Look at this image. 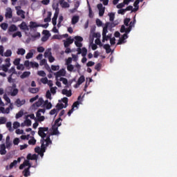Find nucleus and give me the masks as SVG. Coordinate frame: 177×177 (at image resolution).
I'll return each mask as SVG.
<instances>
[{"label": "nucleus", "instance_id": "1", "mask_svg": "<svg viewBox=\"0 0 177 177\" xmlns=\"http://www.w3.org/2000/svg\"><path fill=\"white\" fill-rule=\"evenodd\" d=\"M135 23H136V19L132 22H130L129 26L127 28L125 26L122 25L120 28V32H125L120 39L117 45H121V44H125V39L128 38V34H129L132 30V27H135Z\"/></svg>", "mask_w": 177, "mask_h": 177}, {"label": "nucleus", "instance_id": "2", "mask_svg": "<svg viewBox=\"0 0 177 177\" xmlns=\"http://www.w3.org/2000/svg\"><path fill=\"white\" fill-rule=\"evenodd\" d=\"M39 136L41 137V140L42 142L50 141L49 145H52V141L50 140V134L49 133V128L48 127H39L38 131Z\"/></svg>", "mask_w": 177, "mask_h": 177}, {"label": "nucleus", "instance_id": "3", "mask_svg": "<svg viewBox=\"0 0 177 177\" xmlns=\"http://www.w3.org/2000/svg\"><path fill=\"white\" fill-rule=\"evenodd\" d=\"M50 141L48 140V141H42L41 140V147H37L35 149V151L36 153H37L38 154H39V156L41 157H44V153H45V151L46 150V147H48V145Z\"/></svg>", "mask_w": 177, "mask_h": 177}, {"label": "nucleus", "instance_id": "4", "mask_svg": "<svg viewBox=\"0 0 177 177\" xmlns=\"http://www.w3.org/2000/svg\"><path fill=\"white\" fill-rule=\"evenodd\" d=\"M62 119L59 118L55 120V124L52 127L50 130V135H60V133L59 132V127L62 125Z\"/></svg>", "mask_w": 177, "mask_h": 177}, {"label": "nucleus", "instance_id": "5", "mask_svg": "<svg viewBox=\"0 0 177 177\" xmlns=\"http://www.w3.org/2000/svg\"><path fill=\"white\" fill-rule=\"evenodd\" d=\"M6 64L0 66V71H4V73H8L9 67L12 66L10 64V58H7L5 59Z\"/></svg>", "mask_w": 177, "mask_h": 177}, {"label": "nucleus", "instance_id": "6", "mask_svg": "<svg viewBox=\"0 0 177 177\" xmlns=\"http://www.w3.org/2000/svg\"><path fill=\"white\" fill-rule=\"evenodd\" d=\"M107 28H109V24H106L105 26L103 28L102 42H106V41H109V39L110 38V36L111 35H107V32H109V31L107 30Z\"/></svg>", "mask_w": 177, "mask_h": 177}, {"label": "nucleus", "instance_id": "7", "mask_svg": "<svg viewBox=\"0 0 177 177\" xmlns=\"http://www.w3.org/2000/svg\"><path fill=\"white\" fill-rule=\"evenodd\" d=\"M58 16H59V10L57 8L55 10V12L54 16H53V19H52V23L54 26V27L53 28V32H55V33L59 32V30H57V28H56V24H57L56 21L57 20V17Z\"/></svg>", "mask_w": 177, "mask_h": 177}, {"label": "nucleus", "instance_id": "8", "mask_svg": "<svg viewBox=\"0 0 177 177\" xmlns=\"http://www.w3.org/2000/svg\"><path fill=\"white\" fill-rule=\"evenodd\" d=\"M42 114H45V109H39L37 112L36 117L37 120L39 121V122L45 121V116L42 115Z\"/></svg>", "mask_w": 177, "mask_h": 177}, {"label": "nucleus", "instance_id": "9", "mask_svg": "<svg viewBox=\"0 0 177 177\" xmlns=\"http://www.w3.org/2000/svg\"><path fill=\"white\" fill-rule=\"evenodd\" d=\"M62 102L64 104H57L56 107L58 109V110H62V109H66L67 106H68V98L67 97H64L62 98Z\"/></svg>", "mask_w": 177, "mask_h": 177}, {"label": "nucleus", "instance_id": "10", "mask_svg": "<svg viewBox=\"0 0 177 177\" xmlns=\"http://www.w3.org/2000/svg\"><path fill=\"white\" fill-rule=\"evenodd\" d=\"M48 26H49V24H46L44 25H38L37 22H34V21L30 22V28H37V27H44V28H48Z\"/></svg>", "mask_w": 177, "mask_h": 177}, {"label": "nucleus", "instance_id": "11", "mask_svg": "<svg viewBox=\"0 0 177 177\" xmlns=\"http://www.w3.org/2000/svg\"><path fill=\"white\" fill-rule=\"evenodd\" d=\"M75 44L77 48H82V41H84V39L81 37L80 36H75Z\"/></svg>", "mask_w": 177, "mask_h": 177}, {"label": "nucleus", "instance_id": "12", "mask_svg": "<svg viewBox=\"0 0 177 177\" xmlns=\"http://www.w3.org/2000/svg\"><path fill=\"white\" fill-rule=\"evenodd\" d=\"M62 95L67 96V97H71V95H73L71 88H68V86H66L64 89H62Z\"/></svg>", "mask_w": 177, "mask_h": 177}, {"label": "nucleus", "instance_id": "13", "mask_svg": "<svg viewBox=\"0 0 177 177\" xmlns=\"http://www.w3.org/2000/svg\"><path fill=\"white\" fill-rule=\"evenodd\" d=\"M15 9L17 10V15L18 16H20L21 19H26V12H24L23 10H21L20 6L15 7Z\"/></svg>", "mask_w": 177, "mask_h": 177}, {"label": "nucleus", "instance_id": "14", "mask_svg": "<svg viewBox=\"0 0 177 177\" xmlns=\"http://www.w3.org/2000/svg\"><path fill=\"white\" fill-rule=\"evenodd\" d=\"M77 55H82L83 57H85V56H86V54L88 53V50L85 47L82 48H77Z\"/></svg>", "mask_w": 177, "mask_h": 177}, {"label": "nucleus", "instance_id": "15", "mask_svg": "<svg viewBox=\"0 0 177 177\" xmlns=\"http://www.w3.org/2000/svg\"><path fill=\"white\" fill-rule=\"evenodd\" d=\"M81 102H82V101H77V102L73 103V104L72 106V109L68 112V115L69 117L74 112V108L75 107H76V109H78V106H80V104H81Z\"/></svg>", "mask_w": 177, "mask_h": 177}, {"label": "nucleus", "instance_id": "16", "mask_svg": "<svg viewBox=\"0 0 177 177\" xmlns=\"http://www.w3.org/2000/svg\"><path fill=\"white\" fill-rule=\"evenodd\" d=\"M97 8L99 10V16L102 17L104 15V10H106V8L103 6V4L99 3L97 5Z\"/></svg>", "mask_w": 177, "mask_h": 177}, {"label": "nucleus", "instance_id": "17", "mask_svg": "<svg viewBox=\"0 0 177 177\" xmlns=\"http://www.w3.org/2000/svg\"><path fill=\"white\" fill-rule=\"evenodd\" d=\"M41 82L42 84H44V85H46V84H47L48 85V86H53V82H52V80H48V77L41 78Z\"/></svg>", "mask_w": 177, "mask_h": 177}, {"label": "nucleus", "instance_id": "18", "mask_svg": "<svg viewBox=\"0 0 177 177\" xmlns=\"http://www.w3.org/2000/svg\"><path fill=\"white\" fill-rule=\"evenodd\" d=\"M12 13H13V12L12 11V8H7L6 10L5 17H6V19H12V17L13 16Z\"/></svg>", "mask_w": 177, "mask_h": 177}, {"label": "nucleus", "instance_id": "19", "mask_svg": "<svg viewBox=\"0 0 177 177\" xmlns=\"http://www.w3.org/2000/svg\"><path fill=\"white\" fill-rule=\"evenodd\" d=\"M66 70L65 69H61L59 71L55 73V75L57 78H59L60 77H64L66 75Z\"/></svg>", "mask_w": 177, "mask_h": 177}, {"label": "nucleus", "instance_id": "20", "mask_svg": "<svg viewBox=\"0 0 177 177\" xmlns=\"http://www.w3.org/2000/svg\"><path fill=\"white\" fill-rule=\"evenodd\" d=\"M74 42V39H71V37L68 38L66 41L64 40V45L65 48H68L71 44Z\"/></svg>", "mask_w": 177, "mask_h": 177}, {"label": "nucleus", "instance_id": "21", "mask_svg": "<svg viewBox=\"0 0 177 177\" xmlns=\"http://www.w3.org/2000/svg\"><path fill=\"white\" fill-rule=\"evenodd\" d=\"M21 127H31V120L28 118V117L25 118V121L24 122L21 123Z\"/></svg>", "mask_w": 177, "mask_h": 177}, {"label": "nucleus", "instance_id": "22", "mask_svg": "<svg viewBox=\"0 0 177 177\" xmlns=\"http://www.w3.org/2000/svg\"><path fill=\"white\" fill-rule=\"evenodd\" d=\"M18 27H19L21 30H23V31H28L30 30L27 26V24H26L24 21L19 24Z\"/></svg>", "mask_w": 177, "mask_h": 177}, {"label": "nucleus", "instance_id": "23", "mask_svg": "<svg viewBox=\"0 0 177 177\" xmlns=\"http://www.w3.org/2000/svg\"><path fill=\"white\" fill-rule=\"evenodd\" d=\"M7 151H6V145H5V144H1L0 145V154L1 156H5V154H6Z\"/></svg>", "mask_w": 177, "mask_h": 177}, {"label": "nucleus", "instance_id": "24", "mask_svg": "<svg viewBox=\"0 0 177 177\" xmlns=\"http://www.w3.org/2000/svg\"><path fill=\"white\" fill-rule=\"evenodd\" d=\"M35 49H31L29 50V53H27L26 55V59H32V57L34 56V53H35Z\"/></svg>", "mask_w": 177, "mask_h": 177}, {"label": "nucleus", "instance_id": "25", "mask_svg": "<svg viewBox=\"0 0 177 177\" xmlns=\"http://www.w3.org/2000/svg\"><path fill=\"white\" fill-rule=\"evenodd\" d=\"M45 104V101H44V99L39 98L38 101L35 103V106L37 107H44V105Z\"/></svg>", "mask_w": 177, "mask_h": 177}, {"label": "nucleus", "instance_id": "26", "mask_svg": "<svg viewBox=\"0 0 177 177\" xmlns=\"http://www.w3.org/2000/svg\"><path fill=\"white\" fill-rule=\"evenodd\" d=\"M59 4L62 6V8H70V4L64 0H60Z\"/></svg>", "mask_w": 177, "mask_h": 177}, {"label": "nucleus", "instance_id": "27", "mask_svg": "<svg viewBox=\"0 0 177 177\" xmlns=\"http://www.w3.org/2000/svg\"><path fill=\"white\" fill-rule=\"evenodd\" d=\"M26 104V100H21L20 99H18L16 101V104L17 107H21V106H23V104Z\"/></svg>", "mask_w": 177, "mask_h": 177}, {"label": "nucleus", "instance_id": "28", "mask_svg": "<svg viewBox=\"0 0 177 177\" xmlns=\"http://www.w3.org/2000/svg\"><path fill=\"white\" fill-rule=\"evenodd\" d=\"M8 74H10V75H13V74H17V72L16 71V68L15 66H12L8 71H7Z\"/></svg>", "mask_w": 177, "mask_h": 177}, {"label": "nucleus", "instance_id": "29", "mask_svg": "<svg viewBox=\"0 0 177 177\" xmlns=\"http://www.w3.org/2000/svg\"><path fill=\"white\" fill-rule=\"evenodd\" d=\"M51 55H52V49L51 48H48V49L46 50V51L44 53V57L48 59V57H50V56Z\"/></svg>", "mask_w": 177, "mask_h": 177}, {"label": "nucleus", "instance_id": "30", "mask_svg": "<svg viewBox=\"0 0 177 177\" xmlns=\"http://www.w3.org/2000/svg\"><path fill=\"white\" fill-rule=\"evenodd\" d=\"M38 158V155L33 154L31 155V153H28L27 156V160H36Z\"/></svg>", "mask_w": 177, "mask_h": 177}, {"label": "nucleus", "instance_id": "31", "mask_svg": "<svg viewBox=\"0 0 177 177\" xmlns=\"http://www.w3.org/2000/svg\"><path fill=\"white\" fill-rule=\"evenodd\" d=\"M43 107H46L47 110H50V109H52V103L49 102L48 100H46Z\"/></svg>", "mask_w": 177, "mask_h": 177}, {"label": "nucleus", "instance_id": "32", "mask_svg": "<svg viewBox=\"0 0 177 177\" xmlns=\"http://www.w3.org/2000/svg\"><path fill=\"white\" fill-rule=\"evenodd\" d=\"M1 113H2V114H9V108L5 109V107L0 106V114Z\"/></svg>", "mask_w": 177, "mask_h": 177}, {"label": "nucleus", "instance_id": "33", "mask_svg": "<svg viewBox=\"0 0 177 177\" xmlns=\"http://www.w3.org/2000/svg\"><path fill=\"white\" fill-rule=\"evenodd\" d=\"M9 32H15V31H17V26L16 25L12 24L8 28Z\"/></svg>", "mask_w": 177, "mask_h": 177}, {"label": "nucleus", "instance_id": "34", "mask_svg": "<svg viewBox=\"0 0 177 177\" xmlns=\"http://www.w3.org/2000/svg\"><path fill=\"white\" fill-rule=\"evenodd\" d=\"M17 54L20 55L21 56H24V55H26V50L24 48H18Z\"/></svg>", "mask_w": 177, "mask_h": 177}, {"label": "nucleus", "instance_id": "35", "mask_svg": "<svg viewBox=\"0 0 177 177\" xmlns=\"http://www.w3.org/2000/svg\"><path fill=\"white\" fill-rule=\"evenodd\" d=\"M80 21V17L78 16H73L71 20L72 24H77V22Z\"/></svg>", "mask_w": 177, "mask_h": 177}, {"label": "nucleus", "instance_id": "36", "mask_svg": "<svg viewBox=\"0 0 177 177\" xmlns=\"http://www.w3.org/2000/svg\"><path fill=\"white\" fill-rule=\"evenodd\" d=\"M17 165V160H14L12 162L10 163V166H7L6 167V169H12V168H13V167Z\"/></svg>", "mask_w": 177, "mask_h": 177}, {"label": "nucleus", "instance_id": "37", "mask_svg": "<svg viewBox=\"0 0 177 177\" xmlns=\"http://www.w3.org/2000/svg\"><path fill=\"white\" fill-rule=\"evenodd\" d=\"M50 17H52V12H48V16L46 18L44 19V22L49 23V21H50V20H51Z\"/></svg>", "mask_w": 177, "mask_h": 177}, {"label": "nucleus", "instance_id": "38", "mask_svg": "<svg viewBox=\"0 0 177 177\" xmlns=\"http://www.w3.org/2000/svg\"><path fill=\"white\" fill-rule=\"evenodd\" d=\"M84 82H85V76L82 75L77 80V85H81Z\"/></svg>", "mask_w": 177, "mask_h": 177}, {"label": "nucleus", "instance_id": "39", "mask_svg": "<svg viewBox=\"0 0 177 177\" xmlns=\"http://www.w3.org/2000/svg\"><path fill=\"white\" fill-rule=\"evenodd\" d=\"M23 174L25 177H28L30 176V169L29 168H26L23 171Z\"/></svg>", "mask_w": 177, "mask_h": 177}, {"label": "nucleus", "instance_id": "40", "mask_svg": "<svg viewBox=\"0 0 177 177\" xmlns=\"http://www.w3.org/2000/svg\"><path fill=\"white\" fill-rule=\"evenodd\" d=\"M30 74H31V73L29 72V71L24 72V73L21 75V78L22 80H24V78H27V77H30Z\"/></svg>", "mask_w": 177, "mask_h": 177}, {"label": "nucleus", "instance_id": "41", "mask_svg": "<svg viewBox=\"0 0 177 177\" xmlns=\"http://www.w3.org/2000/svg\"><path fill=\"white\" fill-rule=\"evenodd\" d=\"M104 49L106 50V53H110L111 52V48H110V44H105L103 46Z\"/></svg>", "mask_w": 177, "mask_h": 177}, {"label": "nucleus", "instance_id": "42", "mask_svg": "<svg viewBox=\"0 0 177 177\" xmlns=\"http://www.w3.org/2000/svg\"><path fill=\"white\" fill-rule=\"evenodd\" d=\"M129 21H131V19L129 18H126L124 20V27H126L127 28H128V27H129Z\"/></svg>", "mask_w": 177, "mask_h": 177}, {"label": "nucleus", "instance_id": "43", "mask_svg": "<svg viewBox=\"0 0 177 177\" xmlns=\"http://www.w3.org/2000/svg\"><path fill=\"white\" fill-rule=\"evenodd\" d=\"M59 110L60 109H57V107H56V109L51 110L50 111V115H55V114H57V113H59Z\"/></svg>", "mask_w": 177, "mask_h": 177}, {"label": "nucleus", "instance_id": "44", "mask_svg": "<svg viewBox=\"0 0 177 177\" xmlns=\"http://www.w3.org/2000/svg\"><path fill=\"white\" fill-rule=\"evenodd\" d=\"M13 77V75H9V77H8V82H9L10 84H15L16 80L13 79V77Z\"/></svg>", "mask_w": 177, "mask_h": 177}, {"label": "nucleus", "instance_id": "45", "mask_svg": "<svg viewBox=\"0 0 177 177\" xmlns=\"http://www.w3.org/2000/svg\"><path fill=\"white\" fill-rule=\"evenodd\" d=\"M16 37H19V38H21L22 37L21 32L17 31L14 34H12V38H16Z\"/></svg>", "mask_w": 177, "mask_h": 177}, {"label": "nucleus", "instance_id": "46", "mask_svg": "<svg viewBox=\"0 0 177 177\" xmlns=\"http://www.w3.org/2000/svg\"><path fill=\"white\" fill-rule=\"evenodd\" d=\"M3 56H5L6 57H10V56H12V50H7L3 54Z\"/></svg>", "mask_w": 177, "mask_h": 177}, {"label": "nucleus", "instance_id": "47", "mask_svg": "<svg viewBox=\"0 0 177 177\" xmlns=\"http://www.w3.org/2000/svg\"><path fill=\"white\" fill-rule=\"evenodd\" d=\"M57 90V87L54 86H50V92L53 94V95H55L56 94V91Z\"/></svg>", "mask_w": 177, "mask_h": 177}, {"label": "nucleus", "instance_id": "48", "mask_svg": "<svg viewBox=\"0 0 177 177\" xmlns=\"http://www.w3.org/2000/svg\"><path fill=\"white\" fill-rule=\"evenodd\" d=\"M140 2V0H136V1L133 3V6L135 7V10H138L139 9V3Z\"/></svg>", "mask_w": 177, "mask_h": 177}, {"label": "nucleus", "instance_id": "49", "mask_svg": "<svg viewBox=\"0 0 177 177\" xmlns=\"http://www.w3.org/2000/svg\"><path fill=\"white\" fill-rule=\"evenodd\" d=\"M59 81H62V82L64 84L66 85V86L68 87V81L67 80V79L64 78V77H60Z\"/></svg>", "mask_w": 177, "mask_h": 177}, {"label": "nucleus", "instance_id": "50", "mask_svg": "<svg viewBox=\"0 0 177 177\" xmlns=\"http://www.w3.org/2000/svg\"><path fill=\"white\" fill-rule=\"evenodd\" d=\"M40 37H41L40 32H35L34 35H32V38H34V39H38Z\"/></svg>", "mask_w": 177, "mask_h": 177}, {"label": "nucleus", "instance_id": "51", "mask_svg": "<svg viewBox=\"0 0 177 177\" xmlns=\"http://www.w3.org/2000/svg\"><path fill=\"white\" fill-rule=\"evenodd\" d=\"M39 91V89H38V88H29V92H30V93H37Z\"/></svg>", "mask_w": 177, "mask_h": 177}, {"label": "nucleus", "instance_id": "52", "mask_svg": "<svg viewBox=\"0 0 177 177\" xmlns=\"http://www.w3.org/2000/svg\"><path fill=\"white\" fill-rule=\"evenodd\" d=\"M6 121H8L6 118L0 117V125L3 124H6Z\"/></svg>", "mask_w": 177, "mask_h": 177}, {"label": "nucleus", "instance_id": "53", "mask_svg": "<svg viewBox=\"0 0 177 177\" xmlns=\"http://www.w3.org/2000/svg\"><path fill=\"white\" fill-rule=\"evenodd\" d=\"M8 25L6 23H3V24H1V28L4 31H6V30H8Z\"/></svg>", "mask_w": 177, "mask_h": 177}, {"label": "nucleus", "instance_id": "54", "mask_svg": "<svg viewBox=\"0 0 177 177\" xmlns=\"http://www.w3.org/2000/svg\"><path fill=\"white\" fill-rule=\"evenodd\" d=\"M37 75H39V77H46V73L44 71H37Z\"/></svg>", "mask_w": 177, "mask_h": 177}, {"label": "nucleus", "instance_id": "55", "mask_svg": "<svg viewBox=\"0 0 177 177\" xmlns=\"http://www.w3.org/2000/svg\"><path fill=\"white\" fill-rule=\"evenodd\" d=\"M19 143H20V138H15L13 140V145H15V146H17V145H19Z\"/></svg>", "mask_w": 177, "mask_h": 177}, {"label": "nucleus", "instance_id": "56", "mask_svg": "<svg viewBox=\"0 0 177 177\" xmlns=\"http://www.w3.org/2000/svg\"><path fill=\"white\" fill-rule=\"evenodd\" d=\"M21 61V59L20 58H17L14 60L13 62V64H15V66H19V64H20V62Z\"/></svg>", "mask_w": 177, "mask_h": 177}, {"label": "nucleus", "instance_id": "57", "mask_svg": "<svg viewBox=\"0 0 177 177\" xmlns=\"http://www.w3.org/2000/svg\"><path fill=\"white\" fill-rule=\"evenodd\" d=\"M35 143H37V140H35L34 137H32V138L28 141L29 145H35Z\"/></svg>", "mask_w": 177, "mask_h": 177}, {"label": "nucleus", "instance_id": "58", "mask_svg": "<svg viewBox=\"0 0 177 177\" xmlns=\"http://www.w3.org/2000/svg\"><path fill=\"white\" fill-rule=\"evenodd\" d=\"M6 127H7V128H8V130H9L10 132H12V131H13V129H12V122H8L6 123Z\"/></svg>", "mask_w": 177, "mask_h": 177}, {"label": "nucleus", "instance_id": "59", "mask_svg": "<svg viewBox=\"0 0 177 177\" xmlns=\"http://www.w3.org/2000/svg\"><path fill=\"white\" fill-rule=\"evenodd\" d=\"M37 52H39V53H43V52H45V48L43 46L37 47Z\"/></svg>", "mask_w": 177, "mask_h": 177}, {"label": "nucleus", "instance_id": "60", "mask_svg": "<svg viewBox=\"0 0 177 177\" xmlns=\"http://www.w3.org/2000/svg\"><path fill=\"white\" fill-rule=\"evenodd\" d=\"M23 114H24V112L23 111H20L16 114V118H20L21 117H23Z\"/></svg>", "mask_w": 177, "mask_h": 177}, {"label": "nucleus", "instance_id": "61", "mask_svg": "<svg viewBox=\"0 0 177 177\" xmlns=\"http://www.w3.org/2000/svg\"><path fill=\"white\" fill-rule=\"evenodd\" d=\"M19 127H20V122H15L13 123V128H14V129H17V128H19Z\"/></svg>", "mask_w": 177, "mask_h": 177}, {"label": "nucleus", "instance_id": "62", "mask_svg": "<svg viewBox=\"0 0 177 177\" xmlns=\"http://www.w3.org/2000/svg\"><path fill=\"white\" fill-rule=\"evenodd\" d=\"M19 93V90L17 88H15L12 92H11V96H16Z\"/></svg>", "mask_w": 177, "mask_h": 177}, {"label": "nucleus", "instance_id": "63", "mask_svg": "<svg viewBox=\"0 0 177 177\" xmlns=\"http://www.w3.org/2000/svg\"><path fill=\"white\" fill-rule=\"evenodd\" d=\"M30 66L31 67H36V68H38V67H39V64L37 62H30Z\"/></svg>", "mask_w": 177, "mask_h": 177}, {"label": "nucleus", "instance_id": "64", "mask_svg": "<svg viewBox=\"0 0 177 177\" xmlns=\"http://www.w3.org/2000/svg\"><path fill=\"white\" fill-rule=\"evenodd\" d=\"M95 43L96 44V45H99V46H103V44H102L100 39H96L95 40Z\"/></svg>", "mask_w": 177, "mask_h": 177}]
</instances>
